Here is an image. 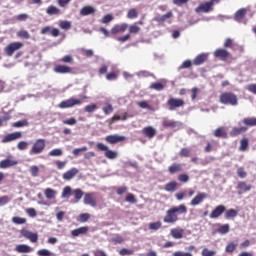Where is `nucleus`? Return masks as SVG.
<instances>
[{
	"instance_id": "obj_5",
	"label": "nucleus",
	"mask_w": 256,
	"mask_h": 256,
	"mask_svg": "<svg viewBox=\"0 0 256 256\" xmlns=\"http://www.w3.org/2000/svg\"><path fill=\"white\" fill-rule=\"evenodd\" d=\"M23 47V42H12L4 48V53L7 57H13L15 51H19Z\"/></svg>"
},
{
	"instance_id": "obj_37",
	"label": "nucleus",
	"mask_w": 256,
	"mask_h": 256,
	"mask_svg": "<svg viewBox=\"0 0 256 256\" xmlns=\"http://www.w3.org/2000/svg\"><path fill=\"white\" fill-rule=\"evenodd\" d=\"M237 189L247 193V191H249L251 189V185L247 184V182H245V181H241V182H238Z\"/></svg>"
},
{
	"instance_id": "obj_44",
	"label": "nucleus",
	"mask_w": 256,
	"mask_h": 256,
	"mask_svg": "<svg viewBox=\"0 0 256 256\" xmlns=\"http://www.w3.org/2000/svg\"><path fill=\"white\" fill-rule=\"evenodd\" d=\"M71 186H66L64 187L63 191H62V199H67L69 197H71Z\"/></svg>"
},
{
	"instance_id": "obj_57",
	"label": "nucleus",
	"mask_w": 256,
	"mask_h": 256,
	"mask_svg": "<svg viewBox=\"0 0 256 256\" xmlns=\"http://www.w3.org/2000/svg\"><path fill=\"white\" fill-rule=\"evenodd\" d=\"M27 147H29V143L26 141H20L17 144V149H19V151H25V149H27Z\"/></svg>"
},
{
	"instance_id": "obj_64",
	"label": "nucleus",
	"mask_w": 256,
	"mask_h": 256,
	"mask_svg": "<svg viewBox=\"0 0 256 256\" xmlns=\"http://www.w3.org/2000/svg\"><path fill=\"white\" fill-rule=\"evenodd\" d=\"M173 256H193V254L191 252L176 251L173 253Z\"/></svg>"
},
{
	"instance_id": "obj_8",
	"label": "nucleus",
	"mask_w": 256,
	"mask_h": 256,
	"mask_svg": "<svg viewBox=\"0 0 256 256\" xmlns=\"http://www.w3.org/2000/svg\"><path fill=\"white\" fill-rule=\"evenodd\" d=\"M19 165V161L13 158L12 155L7 156L6 159L0 161V169H9L11 167H15Z\"/></svg>"
},
{
	"instance_id": "obj_19",
	"label": "nucleus",
	"mask_w": 256,
	"mask_h": 256,
	"mask_svg": "<svg viewBox=\"0 0 256 256\" xmlns=\"http://www.w3.org/2000/svg\"><path fill=\"white\" fill-rule=\"evenodd\" d=\"M247 127H233L230 131V137H239V135H242V133H247Z\"/></svg>"
},
{
	"instance_id": "obj_48",
	"label": "nucleus",
	"mask_w": 256,
	"mask_h": 256,
	"mask_svg": "<svg viewBox=\"0 0 256 256\" xmlns=\"http://www.w3.org/2000/svg\"><path fill=\"white\" fill-rule=\"evenodd\" d=\"M162 125H163V127H165V128L171 127V128L173 129V128L177 127V122L171 121V120H164V121L162 122Z\"/></svg>"
},
{
	"instance_id": "obj_20",
	"label": "nucleus",
	"mask_w": 256,
	"mask_h": 256,
	"mask_svg": "<svg viewBox=\"0 0 256 256\" xmlns=\"http://www.w3.org/2000/svg\"><path fill=\"white\" fill-rule=\"evenodd\" d=\"M54 72L60 74L73 73V68L66 65H56L54 67Z\"/></svg>"
},
{
	"instance_id": "obj_26",
	"label": "nucleus",
	"mask_w": 256,
	"mask_h": 256,
	"mask_svg": "<svg viewBox=\"0 0 256 256\" xmlns=\"http://www.w3.org/2000/svg\"><path fill=\"white\" fill-rule=\"evenodd\" d=\"M171 17H173V12L169 11L162 16L155 17L154 21H156L157 23H165V21H167V19H171Z\"/></svg>"
},
{
	"instance_id": "obj_17",
	"label": "nucleus",
	"mask_w": 256,
	"mask_h": 256,
	"mask_svg": "<svg viewBox=\"0 0 256 256\" xmlns=\"http://www.w3.org/2000/svg\"><path fill=\"white\" fill-rule=\"evenodd\" d=\"M142 135H144V137H147V139H153V137L157 135V130H155V128H153L152 126H146L142 129Z\"/></svg>"
},
{
	"instance_id": "obj_47",
	"label": "nucleus",
	"mask_w": 256,
	"mask_h": 256,
	"mask_svg": "<svg viewBox=\"0 0 256 256\" xmlns=\"http://www.w3.org/2000/svg\"><path fill=\"white\" fill-rule=\"evenodd\" d=\"M128 31L131 35H137L141 31V28L135 24L129 26Z\"/></svg>"
},
{
	"instance_id": "obj_60",
	"label": "nucleus",
	"mask_w": 256,
	"mask_h": 256,
	"mask_svg": "<svg viewBox=\"0 0 256 256\" xmlns=\"http://www.w3.org/2000/svg\"><path fill=\"white\" fill-rule=\"evenodd\" d=\"M179 155L180 157H189V155H191V150H189V148H182Z\"/></svg>"
},
{
	"instance_id": "obj_59",
	"label": "nucleus",
	"mask_w": 256,
	"mask_h": 256,
	"mask_svg": "<svg viewBox=\"0 0 256 256\" xmlns=\"http://www.w3.org/2000/svg\"><path fill=\"white\" fill-rule=\"evenodd\" d=\"M60 29H65L66 31H69V29H71V22L61 21L60 22Z\"/></svg>"
},
{
	"instance_id": "obj_62",
	"label": "nucleus",
	"mask_w": 256,
	"mask_h": 256,
	"mask_svg": "<svg viewBox=\"0 0 256 256\" xmlns=\"http://www.w3.org/2000/svg\"><path fill=\"white\" fill-rule=\"evenodd\" d=\"M81 53L82 55H84V57H93V55L95 54L91 49H82Z\"/></svg>"
},
{
	"instance_id": "obj_63",
	"label": "nucleus",
	"mask_w": 256,
	"mask_h": 256,
	"mask_svg": "<svg viewBox=\"0 0 256 256\" xmlns=\"http://www.w3.org/2000/svg\"><path fill=\"white\" fill-rule=\"evenodd\" d=\"M38 256H50L51 252L47 249H40L37 251Z\"/></svg>"
},
{
	"instance_id": "obj_14",
	"label": "nucleus",
	"mask_w": 256,
	"mask_h": 256,
	"mask_svg": "<svg viewBox=\"0 0 256 256\" xmlns=\"http://www.w3.org/2000/svg\"><path fill=\"white\" fill-rule=\"evenodd\" d=\"M21 137H23V133L13 132L3 137L2 143H11V141H17V139H21Z\"/></svg>"
},
{
	"instance_id": "obj_16",
	"label": "nucleus",
	"mask_w": 256,
	"mask_h": 256,
	"mask_svg": "<svg viewBox=\"0 0 256 256\" xmlns=\"http://www.w3.org/2000/svg\"><path fill=\"white\" fill-rule=\"evenodd\" d=\"M129 28V24L122 23V24H116L111 28V34L117 35V33H125L127 29Z\"/></svg>"
},
{
	"instance_id": "obj_6",
	"label": "nucleus",
	"mask_w": 256,
	"mask_h": 256,
	"mask_svg": "<svg viewBox=\"0 0 256 256\" xmlns=\"http://www.w3.org/2000/svg\"><path fill=\"white\" fill-rule=\"evenodd\" d=\"M169 111H175L179 107H185V100L180 98H169L167 101Z\"/></svg>"
},
{
	"instance_id": "obj_9",
	"label": "nucleus",
	"mask_w": 256,
	"mask_h": 256,
	"mask_svg": "<svg viewBox=\"0 0 256 256\" xmlns=\"http://www.w3.org/2000/svg\"><path fill=\"white\" fill-rule=\"evenodd\" d=\"M20 234L22 235V237H25V239H28L30 243H37V241H39V234L31 232L27 229H22L20 231Z\"/></svg>"
},
{
	"instance_id": "obj_4",
	"label": "nucleus",
	"mask_w": 256,
	"mask_h": 256,
	"mask_svg": "<svg viewBox=\"0 0 256 256\" xmlns=\"http://www.w3.org/2000/svg\"><path fill=\"white\" fill-rule=\"evenodd\" d=\"M83 101L81 99L77 98H69L67 100H64L58 104V107L60 109H71L72 107H75L76 105H81Z\"/></svg>"
},
{
	"instance_id": "obj_21",
	"label": "nucleus",
	"mask_w": 256,
	"mask_h": 256,
	"mask_svg": "<svg viewBox=\"0 0 256 256\" xmlns=\"http://www.w3.org/2000/svg\"><path fill=\"white\" fill-rule=\"evenodd\" d=\"M183 233H185L183 228H172L170 230V235L173 239H183Z\"/></svg>"
},
{
	"instance_id": "obj_31",
	"label": "nucleus",
	"mask_w": 256,
	"mask_h": 256,
	"mask_svg": "<svg viewBox=\"0 0 256 256\" xmlns=\"http://www.w3.org/2000/svg\"><path fill=\"white\" fill-rule=\"evenodd\" d=\"M238 213L237 210L231 208L224 212V217L225 219H234V217H237Z\"/></svg>"
},
{
	"instance_id": "obj_11",
	"label": "nucleus",
	"mask_w": 256,
	"mask_h": 256,
	"mask_svg": "<svg viewBox=\"0 0 256 256\" xmlns=\"http://www.w3.org/2000/svg\"><path fill=\"white\" fill-rule=\"evenodd\" d=\"M210 11H213V2H204L195 8L196 13H209Z\"/></svg>"
},
{
	"instance_id": "obj_49",
	"label": "nucleus",
	"mask_w": 256,
	"mask_h": 256,
	"mask_svg": "<svg viewBox=\"0 0 256 256\" xmlns=\"http://www.w3.org/2000/svg\"><path fill=\"white\" fill-rule=\"evenodd\" d=\"M106 159H117V152L113 150H109L105 152Z\"/></svg>"
},
{
	"instance_id": "obj_36",
	"label": "nucleus",
	"mask_w": 256,
	"mask_h": 256,
	"mask_svg": "<svg viewBox=\"0 0 256 256\" xmlns=\"http://www.w3.org/2000/svg\"><path fill=\"white\" fill-rule=\"evenodd\" d=\"M242 123L244 125H246V127H255L256 126V118L252 117V118H244L242 120Z\"/></svg>"
},
{
	"instance_id": "obj_22",
	"label": "nucleus",
	"mask_w": 256,
	"mask_h": 256,
	"mask_svg": "<svg viewBox=\"0 0 256 256\" xmlns=\"http://www.w3.org/2000/svg\"><path fill=\"white\" fill-rule=\"evenodd\" d=\"M16 253H31L33 249L27 244H18L15 249Z\"/></svg>"
},
{
	"instance_id": "obj_23",
	"label": "nucleus",
	"mask_w": 256,
	"mask_h": 256,
	"mask_svg": "<svg viewBox=\"0 0 256 256\" xmlns=\"http://www.w3.org/2000/svg\"><path fill=\"white\" fill-rule=\"evenodd\" d=\"M183 171V165L179 163H173L168 167V172L170 175H175V173H181Z\"/></svg>"
},
{
	"instance_id": "obj_52",
	"label": "nucleus",
	"mask_w": 256,
	"mask_h": 256,
	"mask_svg": "<svg viewBox=\"0 0 256 256\" xmlns=\"http://www.w3.org/2000/svg\"><path fill=\"white\" fill-rule=\"evenodd\" d=\"M73 195L76 199V201H81L82 197H83V190L81 189H75L73 190Z\"/></svg>"
},
{
	"instance_id": "obj_7",
	"label": "nucleus",
	"mask_w": 256,
	"mask_h": 256,
	"mask_svg": "<svg viewBox=\"0 0 256 256\" xmlns=\"http://www.w3.org/2000/svg\"><path fill=\"white\" fill-rule=\"evenodd\" d=\"M84 205H90V207H97V193L88 192L83 198Z\"/></svg>"
},
{
	"instance_id": "obj_10",
	"label": "nucleus",
	"mask_w": 256,
	"mask_h": 256,
	"mask_svg": "<svg viewBox=\"0 0 256 256\" xmlns=\"http://www.w3.org/2000/svg\"><path fill=\"white\" fill-rule=\"evenodd\" d=\"M214 57L216 59H220V61H227V59L231 57V54L229 53V51L223 48H219L214 51Z\"/></svg>"
},
{
	"instance_id": "obj_15",
	"label": "nucleus",
	"mask_w": 256,
	"mask_h": 256,
	"mask_svg": "<svg viewBox=\"0 0 256 256\" xmlns=\"http://www.w3.org/2000/svg\"><path fill=\"white\" fill-rule=\"evenodd\" d=\"M208 195L206 193H198L190 202L192 207H197V205H201L205 199H207Z\"/></svg>"
},
{
	"instance_id": "obj_29",
	"label": "nucleus",
	"mask_w": 256,
	"mask_h": 256,
	"mask_svg": "<svg viewBox=\"0 0 256 256\" xmlns=\"http://www.w3.org/2000/svg\"><path fill=\"white\" fill-rule=\"evenodd\" d=\"M247 15V9L241 8L239 9L234 16L235 21H242L243 18Z\"/></svg>"
},
{
	"instance_id": "obj_32",
	"label": "nucleus",
	"mask_w": 256,
	"mask_h": 256,
	"mask_svg": "<svg viewBox=\"0 0 256 256\" xmlns=\"http://www.w3.org/2000/svg\"><path fill=\"white\" fill-rule=\"evenodd\" d=\"M127 19H137L139 17V11H137V8H131L128 10Z\"/></svg>"
},
{
	"instance_id": "obj_30",
	"label": "nucleus",
	"mask_w": 256,
	"mask_h": 256,
	"mask_svg": "<svg viewBox=\"0 0 256 256\" xmlns=\"http://www.w3.org/2000/svg\"><path fill=\"white\" fill-rule=\"evenodd\" d=\"M44 195L46 197V199H55L56 195H57V191L53 190V188H46L44 191Z\"/></svg>"
},
{
	"instance_id": "obj_33",
	"label": "nucleus",
	"mask_w": 256,
	"mask_h": 256,
	"mask_svg": "<svg viewBox=\"0 0 256 256\" xmlns=\"http://www.w3.org/2000/svg\"><path fill=\"white\" fill-rule=\"evenodd\" d=\"M111 242L114 243V245H121V243L125 242V238L120 234H114L111 238Z\"/></svg>"
},
{
	"instance_id": "obj_24",
	"label": "nucleus",
	"mask_w": 256,
	"mask_h": 256,
	"mask_svg": "<svg viewBox=\"0 0 256 256\" xmlns=\"http://www.w3.org/2000/svg\"><path fill=\"white\" fill-rule=\"evenodd\" d=\"M77 173H79V169L72 168V169L68 170L67 172H65L62 177L65 181H71V179H73V177H75V175H77Z\"/></svg>"
},
{
	"instance_id": "obj_42",
	"label": "nucleus",
	"mask_w": 256,
	"mask_h": 256,
	"mask_svg": "<svg viewBox=\"0 0 256 256\" xmlns=\"http://www.w3.org/2000/svg\"><path fill=\"white\" fill-rule=\"evenodd\" d=\"M150 89H154L155 91H163L165 86L161 82H154L150 85Z\"/></svg>"
},
{
	"instance_id": "obj_12",
	"label": "nucleus",
	"mask_w": 256,
	"mask_h": 256,
	"mask_svg": "<svg viewBox=\"0 0 256 256\" xmlns=\"http://www.w3.org/2000/svg\"><path fill=\"white\" fill-rule=\"evenodd\" d=\"M225 211H227L225 205L216 206L210 213V219H219Z\"/></svg>"
},
{
	"instance_id": "obj_45",
	"label": "nucleus",
	"mask_w": 256,
	"mask_h": 256,
	"mask_svg": "<svg viewBox=\"0 0 256 256\" xmlns=\"http://www.w3.org/2000/svg\"><path fill=\"white\" fill-rule=\"evenodd\" d=\"M12 223H15V225H25L27 219L15 216L12 218Z\"/></svg>"
},
{
	"instance_id": "obj_58",
	"label": "nucleus",
	"mask_w": 256,
	"mask_h": 256,
	"mask_svg": "<svg viewBox=\"0 0 256 256\" xmlns=\"http://www.w3.org/2000/svg\"><path fill=\"white\" fill-rule=\"evenodd\" d=\"M217 255V252L215 250H208L207 248H204L202 250V256H215Z\"/></svg>"
},
{
	"instance_id": "obj_56",
	"label": "nucleus",
	"mask_w": 256,
	"mask_h": 256,
	"mask_svg": "<svg viewBox=\"0 0 256 256\" xmlns=\"http://www.w3.org/2000/svg\"><path fill=\"white\" fill-rule=\"evenodd\" d=\"M112 20H113V15L107 14V15H105V16L100 20V23H103L104 25H107V23H111Z\"/></svg>"
},
{
	"instance_id": "obj_2",
	"label": "nucleus",
	"mask_w": 256,
	"mask_h": 256,
	"mask_svg": "<svg viewBox=\"0 0 256 256\" xmlns=\"http://www.w3.org/2000/svg\"><path fill=\"white\" fill-rule=\"evenodd\" d=\"M219 101L222 105H232V107H235V105H238L239 103L237 95L232 92H223L220 94Z\"/></svg>"
},
{
	"instance_id": "obj_1",
	"label": "nucleus",
	"mask_w": 256,
	"mask_h": 256,
	"mask_svg": "<svg viewBox=\"0 0 256 256\" xmlns=\"http://www.w3.org/2000/svg\"><path fill=\"white\" fill-rule=\"evenodd\" d=\"M180 215H187V206L185 204H180L178 206L169 208L163 217V222L167 225H175V223L179 221Z\"/></svg>"
},
{
	"instance_id": "obj_27",
	"label": "nucleus",
	"mask_w": 256,
	"mask_h": 256,
	"mask_svg": "<svg viewBox=\"0 0 256 256\" xmlns=\"http://www.w3.org/2000/svg\"><path fill=\"white\" fill-rule=\"evenodd\" d=\"M93 13H95V8H93L92 6H84L80 10V15H82L83 17L87 15H93Z\"/></svg>"
},
{
	"instance_id": "obj_38",
	"label": "nucleus",
	"mask_w": 256,
	"mask_h": 256,
	"mask_svg": "<svg viewBox=\"0 0 256 256\" xmlns=\"http://www.w3.org/2000/svg\"><path fill=\"white\" fill-rule=\"evenodd\" d=\"M163 226V224L161 223V221H156V222H152L148 225V228L150 229V231H159V229H161V227Z\"/></svg>"
},
{
	"instance_id": "obj_50",
	"label": "nucleus",
	"mask_w": 256,
	"mask_h": 256,
	"mask_svg": "<svg viewBox=\"0 0 256 256\" xmlns=\"http://www.w3.org/2000/svg\"><path fill=\"white\" fill-rule=\"evenodd\" d=\"M119 255H120V256L135 255V251L129 250V249H127V248H122V249L119 250Z\"/></svg>"
},
{
	"instance_id": "obj_46",
	"label": "nucleus",
	"mask_w": 256,
	"mask_h": 256,
	"mask_svg": "<svg viewBox=\"0 0 256 256\" xmlns=\"http://www.w3.org/2000/svg\"><path fill=\"white\" fill-rule=\"evenodd\" d=\"M17 37H19L20 39H29L31 35L27 30H20L17 32Z\"/></svg>"
},
{
	"instance_id": "obj_61",
	"label": "nucleus",
	"mask_w": 256,
	"mask_h": 256,
	"mask_svg": "<svg viewBox=\"0 0 256 256\" xmlns=\"http://www.w3.org/2000/svg\"><path fill=\"white\" fill-rule=\"evenodd\" d=\"M30 173H31L32 177H39V167L31 166Z\"/></svg>"
},
{
	"instance_id": "obj_35",
	"label": "nucleus",
	"mask_w": 256,
	"mask_h": 256,
	"mask_svg": "<svg viewBox=\"0 0 256 256\" xmlns=\"http://www.w3.org/2000/svg\"><path fill=\"white\" fill-rule=\"evenodd\" d=\"M46 13H47V15H60L61 10L59 8L51 5L46 9Z\"/></svg>"
},
{
	"instance_id": "obj_28",
	"label": "nucleus",
	"mask_w": 256,
	"mask_h": 256,
	"mask_svg": "<svg viewBox=\"0 0 256 256\" xmlns=\"http://www.w3.org/2000/svg\"><path fill=\"white\" fill-rule=\"evenodd\" d=\"M208 57L209 56L207 54H200L194 59L193 63L194 65H203V63L206 62Z\"/></svg>"
},
{
	"instance_id": "obj_18",
	"label": "nucleus",
	"mask_w": 256,
	"mask_h": 256,
	"mask_svg": "<svg viewBox=\"0 0 256 256\" xmlns=\"http://www.w3.org/2000/svg\"><path fill=\"white\" fill-rule=\"evenodd\" d=\"M89 226H82L71 231V237H79V235H87Z\"/></svg>"
},
{
	"instance_id": "obj_51",
	"label": "nucleus",
	"mask_w": 256,
	"mask_h": 256,
	"mask_svg": "<svg viewBox=\"0 0 256 256\" xmlns=\"http://www.w3.org/2000/svg\"><path fill=\"white\" fill-rule=\"evenodd\" d=\"M237 249V243L231 242L226 246V253H233Z\"/></svg>"
},
{
	"instance_id": "obj_41",
	"label": "nucleus",
	"mask_w": 256,
	"mask_h": 256,
	"mask_svg": "<svg viewBox=\"0 0 256 256\" xmlns=\"http://www.w3.org/2000/svg\"><path fill=\"white\" fill-rule=\"evenodd\" d=\"M102 111L104 115H111V113H113V105H111L110 103L104 104Z\"/></svg>"
},
{
	"instance_id": "obj_25",
	"label": "nucleus",
	"mask_w": 256,
	"mask_h": 256,
	"mask_svg": "<svg viewBox=\"0 0 256 256\" xmlns=\"http://www.w3.org/2000/svg\"><path fill=\"white\" fill-rule=\"evenodd\" d=\"M213 135H214V137H218V138H222V139H227V137H228L227 131L223 127H218L214 131Z\"/></svg>"
},
{
	"instance_id": "obj_43",
	"label": "nucleus",
	"mask_w": 256,
	"mask_h": 256,
	"mask_svg": "<svg viewBox=\"0 0 256 256\" xmlns=\"http://www.w3.org/2000/svg\"><path fill=\"white\" fill-rule=\"evenodd\" d=\"M28 125H29V122L27 120H20V121L14 122L12 124V127L19 129L21 127H27Z\"/></svg>"
},
{
	"instance_id": "obj_55",
	"label": "nucleus",
	"mask_w": 256,
	"mask_h": 256,
	"mask_svg": "<svg viewBox=\"0 0 256 256\" xmlns=\"http://www.w3.org/2000/svg\"><path fill=\"white\" fill-rule=\"evenodd\" d=\"M187 195V190H182L175 194L177 201H183Z\"/></svg>"
},
{
	"instance_id": "obj_54",
	"label": "nucleus",
	"mask_w": 256,
	"mask_h": 256,
	"mask_svg": "<svg viewBox=\"0 0 256 256\" xmlns=\"http://www.w3.org/2000/svg\"><path fill=\"white\" fill-rule=\"evenodd\" d=\"M228 231H229V224H223L218 228V233H220V235H227Z\"/></svg>"
},
{
	"instance_id": "obj_39",
	"label": "nucleus",
	"mask_w": 256,
	"mask_h": 256,
	"mask_svg": "<svg viewBox=\"0 0 256 256\" xmlns=\"http://www.w3.org/2000/svg\"><path fill=\"white\" fill-rule=\"evenodd\" d=\"M89 219H91V214L82 213L78 216L77 221H79V223H87V221H89Z\"/></svg>"
},
{
	"instance_id": "obj_40",
	"label": "nucleus",
	"mask_w": 256,
	"mask_h": 256,
	"mask_svg": "<svg viewBox=\"0 0 256 256\" xmlns=\"http://www.w3.org/2000/svg\"><path fill=\"white\" fill-rule=\"evenodd\" d=\"M49 157H61L63 155V150L60 148H55L53 150H51L48 153Z\"/></svg>"
},
{
	"instance_id": "obj_13",
	"label": "nucleus",
	"mask_w": 256,
	"mask_h": 256,
	"mask_svg": "<svg viewBox=\"0 0 256 256\" xmlns=\"http://www.w3.org/2000/svg\"><path fill=\"white\" fill-rule=\"evenodd\" d=\"M125 136H120L117 134L108 135L105 137V141L110 143V145H115L116 143H123L125 141Z\"/></svg>"
},
{
	"instance_id": "obj_3",
	"label": "nucleus",
	"mask_w": 256,
	"mask_h": 256,
	"mask_svg": "<svg viewBox=\"0 0 256 256\" xmlns=\"http://www.w3.org/2000/svg\"><path fill=\"white\" fill-rule=\"evenodd\" d=\"M45 147H47V141L43 138H39L32 144L29 155H41V153L45 151Z\"/></svg>"
},
{
	"instance_id": "obj_34",
	"label": "nucleus",
	"mask_w": 256,
	"mask_h": 256,
	"mask_svg": "<svg viewBox=\"0 0 256 256\" xmlns=\"http://www.w3.org/2000/svg\"><path fill=\"white\" fill-rule=\"evenodd\" d=\"M165 191H168L170 193H173L174 191H177V182L171 181L167 183L164 187Z\"/></svg>"
},
{
	"instance_id": "obj_53",
	"label": "nucleus",
	"mask_w": 256,
	"mask_h": 256,
	"mask_svg": "<svg viewBox=\"0 0 256 256\" xmlns=\"http://www.w3.org/2000/svg\"><path fill=\"white\" fill-rule=\"evenodd\" d=\"M247 147H249V140L244 138L240 141V151H247Z\"/></svg>"
}]
</instances>
